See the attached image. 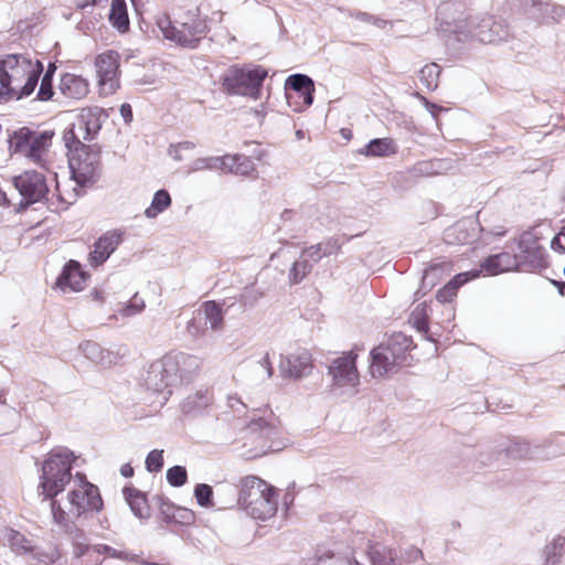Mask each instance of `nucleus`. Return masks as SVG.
I'll use <instances>...</instances> for the list:
<instances>
[{"label": "nucleus", "instance_id": "1", "mask_svg": "<svg viewBox=\"0 0 565 565\" xmlns=\"http://www.w3.org/2000/svg\"><path fill=\"white\" fill-rule=\"evenodd\" d=\"M75 460V454L66 447L51 450L42 462L38 486L39 495L43 500L51 501L53 520L68 536L72 545L88 542L87 535L83 529L77 526L75 521L67 518L66 512L55 497L63 492L70 483Z\"/></svg>", "mask_w": 565, "mask_h": 565}, {"label": "nucleus", "instance_id": "2", "mask_svg": "<svg viewBox=\"0 0 565 565\" xmlns=\"http://www.w3.org/2000/svg\"><path fill=\"white\" fill-rule=\"evenodd\" d=\"M451 7L450 3H443L437 8V32L445 40L448 41L454 38L456 41L462 42L471 38L481 43L492 44L509 39L510 30L508 25L502 21L493 20L491 17L483 18L476 25L472 20L446 19L445 17Z\"/></svg>", "mask_w": 565, "mask_h": 565}, {"label": "nucleus", "instance_id": "3", "mask_svg": "<svg viewBox=\"0 0 565 565\" xmlns=\"http://www.w3.org/2000/svg\"><path fill=\"white\" fill-rule=\"evenodd\" d=\"M1 57L8 85L13 89L12 100L29 97L39 84L44 71L43 63L21 53L6 54Z\"/></svg>", "mask_w": 565, "mask_h": 565}, {"label": "nucleus", "instance_id": "4", "mask_svg": "<svg viewBox=\"0 0 565 565\" xmlns=\"http://www.w3.org/2000/svg\"><path fill=\"white\" fill-rule=\"evenodd\" d=\"M237 503L248 515L260 521L274 516L278 507L275 488L255 476L242 480Z\"/></svg>", "mask_w": 565, "mask_h": 565}, {"label": "nucleus", "instance_id": "5", "mask_svg": "<svg viewBox=\"0 0 565 565\" xmlns=\"http://www.w3.org/2000/svg\"><path fill=\"white\" fill-rule=\"evenodd\" d=\"M412 344L413 340L411 337L398 332L390 337L385 342L374 347L370 352L372 376L397 373L405 363Z\"/></svg>", "mask_w": 565, "mask_h": 565}, {"label": "nucleus", "instance_id": "6", "mask_svg": "<svg viewBox=\"0 0 565 565\" xmlns=\"http://www.w3.org/2000/svg\"><path fill=\"white\" fill-rule=\"evenodd\" d=\"M268 71L262 65L231 66L221 76V85L228 95L258 99Z\"/></svg>", "mask_w": 565, "mask_h": 565}, {"label": "nucleus", "instance_id": "7", "mask_svg": "<svg viewBox=\"0 0 565 565\" xmlns=\"http://www.w3.org/2000/svg\"><path fill=\"white\" fill-rule=\"evenodd\" d=\"M54 132L33 130L21 127L9 135L8 143L11 154L23 156L32 162L40 163L51 146Z\"/></svg>", "mask_w": 565, "mask_h": 565}, {"label": "nucleus", "instance_id": "8", "mask_svg": "<svg viewBox=\"0 0 565 565\" xmlns=\"http://www.w3.org/2000/svg\"><path fill=\"white\" fill-rule=\"evenodd\" d=\"M68 167L72 180L81 186L97 182L100 171V148L97 145L82 148L68 154Z\"/></svg>", "mask_w": 565, "mask_h": 565}, {"label": "nucleus", "instance_id": "9", "mask_svg": "<svg viewBox=\"0 0 565 565\" xmlns=\"http://www.w3.org/2000/svg\"><path fill=\"white\" fill-rule=\"evenodd\" d=\"M159 26L167 40L192 50L199 46L210 31L206 19L198 15H189L180 29L172 25L168 19L160 21Z\"/></svg>", "mask_w": 565, "mask_h": 565}, {"label": "nucleus", "instance_id": "10", "mask_svg": "<svg viewBox=\"0 0 565 565\" xmlns=\"http://www.w3.org/2000/svg\"><path fill=\"white\" fill-rule=\"evenodd\" d=\"M75 477L79 481V489L67 494L70 513L78 519L88 512H100L104 503L98 487L90 483L84 473L77 472Z\"/></svg>", "mask_w": 565, "mask_h": 565}, {"label": "nucleus", "instance_id": "11", "mask_svg": "<svg viewBox=\"0 0 565 565\" xmlns=\"http://www.w3.org/2000/svg\"><path fill=\"white\" fill-rule=\"evenodd\" d=\"M519 253L515 254L520 268L525 271H537L548 266L546 250L540 244V236L534 230L523 232L518 239Z\"/></svg>", "mask_w": 565, "mask_h": 565}, {"label": "nucleus", "instance_id": "12", "mask_svg": "<svg viewBox=\"0 0 565 565\" xmlns=\"http://www.w3.org/2000/svg\"><path fill=\"white\" fill-rule=\"evenodd\" d=\"M12 182L21 195L19 211L26 210L32 204L43 201L49 193L44 174L35 170H28L13 177Z\"/></svg>", "mask_w": 565, "mask_h": 565}, {"label": "nucleus", "instance_id": "13", "mask_svg": "<svg viewBox=\"0 0 565 565\" xmlns=\"http://www.w3.org/2000/svg\"><path fill=\"white\" fill-rule=\"evenodd\" d=\"M245 431L246 436L257 444L262 455L281 449V441L278 440L280 431L274 420L254 415L246 425Z\"/></svg>", "mask_w": 565, "mask_h": 565}, {"label": "nucleus", "instance_id": "14", "mask_svg": "<svg viewBox=\"0 0 565 565\" xmlns=\"http://www.w3.org/2000/svg\"><path fill=\"white\" fill-rule=\"evenodd\" d=\"M502 451L511 459H551L563 455L565 449L559 448L558 440H546L542 445L532 446L524 439L515 438Z\"/></svg>", "mask_w": 565, "mask_h": 565}, {"label": "nucleus", "instance_id": "15", "mask_svg": "<svg viewBox=\"0 0 565 565\" xmlns=\"http://www.w3.org/2000/svg\"><path fill=\"white\" fill-rule=\"evenodd\" d=\"M167 364L168 361L164 355L162 359L152 362L143 376L146 388L153 393L162 394L164 401L171 395L170 387L178 383L175 374L170 372V367Z\"/></svg>", "mask_w": 565, "mask_h": 565}, {"label": "nucleus", "instance_id": "16", "mask_svg": "<svg viewBox=\"0 0 565 565\" xmlns=\"http://www.w3.org/2000/svg\"><path fill=\"white\" fill-rule=\"evenodd\" d=\"M119 54L113 50H108L96 57L98 84L105 94H113L119 87Z\"/></svg>", "mask_w": 565, "mask_h": 565}, {"label": "nucleus", "instance_id": "17", "mask_svg": "<svg viewBox=\"0 0 565 565\" xmlns=\"http://www.w3.org/2000/svg\"><path fill=\"white\" fill-rule=\"evenodd\" d=\"M356 358L353 351L334 359L328 367V374L332 376L337 386H355L359 383Z\"/></svg>", "mask_w": 565, "mask_h": 565}, {"label": "nucleus", "instance_id": "18", "mask_svg": "<svg viewBox=\"0 0 565 565\" xmlns=\"http://www.w3.org/2000/svg\"><path fill=\"white\" fill-rule=\"evenodd\" d=\"M124 233L119 230L107 231L102 234L93 244L88 254V263L97 268L103 265L122 242Z\"/></svg>", "mask_w": 565, "mask_h": 565}, {"label": "nucleus", "instance_id": "19", "mask_svg": "<svg viewBox=\"0 0 565 565\" xmlns=\"http://www.w3.org/2000/svg\"><path fill=\"white\" fill-rule=\"evenodd\" d=\"M311 354L306 349L280 356L279 372L282 377L298 380L310 374Z\"/></svg>", "mask_w": 565, "mask_h": 565}, {"label": "nucleus", "instance_id": "20", "mask_svg": "<svg viewBox=\"0 0 565 565\" xmlns=\"http://www.w3.org/2000/svg\"><path fill=\"white\" fill-rule=\"evenodd\" d=\"M89 278V274L82 268L79 262L71 259L62 268L56 278L55 286L62 291H82Z\"/></svg>", "mask_w": 565, "mask_h": 565}, {"label": "nucleus", "instance_id": "21", "mask_svg": "<svg viewBox=\"0 0 565 565\" xmlns=\"http://www.w3.org/2000/svg\"><path fill=\"white\" fill-rule=\"evenodd\" d=\"M168 367L175 374L177 382L189 383L201 366V360L184 352L167 354Z\"/></svg>", "mask_w": 565, "mask_h": 565}, {"label": "nucleus", "instance_id": "22", "mask_svg": "<svg viewBox=\"0 0 565 565\" xmlns=\"http://www.w3.org/2000/svg\"><path fill=\"white\" fill-rule=\"evenodd\" d=\"M289 90L295 92L299 98H302L303 106L309 107L315 100V82L307 74L296 73L289 75L285 81L286 98L290 104L291 95Z\"/></svg>", "mask_w": 565, "mask_h": 565}, {"label": "nucleus", "instance_id": "23", "mask_svg": "<svg viewBox=\"0 0 565 565\" xmlns=\"http://www.w3.org/2000/svg\"><path fill=\"white\" fill-rule=\"evenodd\" d=\"M236 306L234 298H225L222 303L209 300L203 303L205 324L212 330H218L223 326L224 316L230 313Z\"/></svg>", "mask_w": 565, "mask_h": 565}, {"label": "nucleus", "instance_id": "24", "mask_svg": "<svg viewBox=\"0 0 565 565\" xmlns=\"http://www.w3.org/2000/svg\"><path fill=\"white\" fill-rule=\"evenodd\" d=\"M479 277L480 270L477 269H470L455 275L443 288L437 291L436 299L441 303L451 302L461 286Z\"/></svg>", "mask_w": 565, "mask_h": 565}, {"label": "nucleus", "instance_id": "25", "mask_svg": "<svg viewBox=\"0 0 565 565\" xmlns=\"http://www.w3.org/2000/svg\"><path fill=\"white\" fill-rule=\"evenodd\" d=\"M60 92L71 99H82L88 93V82L79 75L66 73L60 82Z\"/></svg>", "mask_w": 565, "mask_h": 565}, {"label": "nucleus", "instance_id": "26", "mask_svg": "<svg viewBox=\"0 0 565 565\" xmlns=\"http://www.w3.org/2000/svg\"><path fill=\"white\" fill-rule=\"evenodd\" d=\"M449 270L450 263L446 260L429 265L423 273L422 284L419 289L416 291V295H426L437 285V282L443 278V276Z\"/></svg>", "mask_w": 565, "mask_h": 565}, {"label": "nucleus", "instance_id": "27", "mask_svg": "<svg viewBox=\"0 0 565 565\" xmlns=\"http://www.w3.org/2000/svg\"><path fill=\"white\" fill-rule=\"evenodd\" d=\"M122 494L131 512L140 520L150 516L147 497L134 487H124Z\"/></svg>", "mask_w": 565, "mask_h": 565}, {"label": "nucleus", "instance_id": "28", "mask_svg": "<svg viewBox=\"0 0 565 565\" xmlns=\"http://www.w3.org/2000/svg\"><path fill=\"white\" fill-rule=\"evenodd\" d=\"M366 157L385 158L398 152V147L391 138H374L370 140L360 151Z\"/></svg>", "mask_w": 565, "mask_h": 565}, {"label": "nucleus", "instance_id": "29", "mask_svg": "<svg viewBox=\"0 0 565 565\" xmlns=\"http://www.w3.org/2000/svg\"><path fill=\"white\" fill-rule=\"evenodd\" d=\"M79 350L87 360L102 367H108L113 363V353L102 348L97 342L84 341L79 344Z\"/></svg>", "mask_w": 565, "mask_h": 565}, {"label": "nucleus", "instance_id": "30", "mask_svg": "<svg viewBox=\"0 0 565 565\" xmlns=\"http://www.w3.org/2000/svg\"><path fill=\"white\" fill-rule=\"evenodd\" d=\"M104 115L106 117L107 115L103 113V110H96L92 111L89 110L87 114H82L81 118L77 124V128L79 131H83V139L84 140H93L95 136L98 134V131L102 128V120L100 117Z\"/></svg>", "mask_w": 565, "mask_h": 565}, {"label": "nucleus", "instance_id": "31", "mask_svg": "<svg viewBox=\"0 0 565 565\" xmlns=\"http://www.w3.org/2000/svg\"><path fill=\"white\" fill-rule=\"evenodd\" d=\"M109 22L120 33L129 30V18L125 0H111Z\"/></svg>", "mask_w": 565, "mask_h": 565}, {"label": "nucleus", "instance_id": "32", "mask_svg": "<svg viewBox=\"0 0 565 565\" xmlns=\"http://www.w3.org/2000/svg\"><path fill=\"white\" fill-rule=\"evenodd\" d=\"M172 203L171 195L166 189H160L154 192L151 204L146 209L145 215L147 218H154L164 212Z\"/></svg>", "mask_w": 565, "mask_h": 565}, {"label": "nucleus", "instance_id": "33", "mask_svg": "<svg viewBox=\"0 0 565 565\" xmlns=\"http://www.w3.org/2000/svg\"><path fill=\"white\" fill-rule=\"evenodd\" d=\"M265 292L255 288L254 286H247L239 294L238 298L233 297L236 300V312L242 313L249 308H253L257 301L263 298Z\"/></svg>", "mask_w": 565, "mask_h": 565}, {"label": "nucleus", "instance_id": "34", "mask_svg": "<svg viewBox=\"0 0 565 565\" xmlns=\"http://www.w3.org/2000/svg\"><path fill=\"white\" fill-rule=\"evenodd\" d=\"M211 403L209 391H198L193 395H189L182 403V412L185 414L200 413Z\"/></svg>", "mask_w": 565, "mask_h": 565}, {"label": "nucleus", "instance_id": "35", "mask_svg": "<svg viewBox=\"0 0 565 565\" xmlns=\"http://www.w3.org/2000/svg\"><path fill=\"white\" fill-rule=\"evenodd\" d=\"M19 422V413L15 408L7 406L0 393V435L12 431Z\"/></svg>", "mask_w": 565, "mask_h": 565}, {"label": "nucleus", "instance_id": "36", "mask_svg": "<svg viewBox=\"0 0 565 565\" xmlns=\"http://www.w3.org/2000/svg\"><path fill=\"white\" fill-rule=\"evenodd\" d=\"M565 546V536L557 535L548 543L543 551V565H559Z\"/></svg>", "mask_w": 565, "mask_h": 565}, {"label": "nucleus", "instance_id": "37", "mask_svg": "<svg viewBox=\"0 0 565 565\" xmlns=\"http://www.w3.org/2000/svg\"><path fill=\"white\" fill-rule=\"evenodd\" d=\"M56 72V66L53 63H50L44 75L42 76V81L38 90L36 98L41 102H47L52 99L54 95L53 89V77Z\"/></svg>", "mask_w": 565, "mask_h": 565}, {"label": "nucleus", "instance_id": "38", "mask_svg": "<svg viewBox=\"0 0 565 565\" xmlns=\"http://www.w3.org/2000/svg\"><path fill=\"white\" fill-rule=\"evenodd\" d=\"M316 565H360L355 559L342 553L326 551L317 555Z\"/></svg>", "mask_w": 565, "mask_h": 565}, {"label": "nucleus", "instance_id": "39", "mask_svg": "<svg viewBox=\"0 0 565 565\" xmlns=\"http://www.w3.org/2000/svg\"><path fill=\"white\" fill-rule=\"evenodd\" d=\"M440 74V67L436 63L425 65L419 71L420 83L430 92L438 87V79Z\"/></svg>", "mask_w": 565, "mask_h": 565}, {"label": "nucleus", "instance_id": "40", "mask_svg": "<svg viewBox=\"0 0 565 565\" xmlns=\"http://www.w3.org/2000/svg\"><path fill=\"white\" fill-rule=\"evenodd\" d=\"M312 263L309 259H305L300 256V259L296 260L289 269L288 280L290 285L300 284L307 275L312 270Z\"/></svg>", "mask_w": 565, "mask_h": 565}, {"label": "nucleus", "instance_id": "41", "mask_svg": "<svg viewBox=\"0 0 565 565\" xmlns=\"http://www.w3.org/2000/svg\"><path fill=\"white\" fill-rule=\"evenodd\" d=\"M7 541L11 550L19 555H24L31 552V542L22 533L18 531L8 529Z\"/></svg>", "mask_w": 565, "mask_h": 565}, {"label": "nucleus", "instance_id": "42", "mask_svg": "<svg viewBox=\"0 0 565 565\" xmlns=\"http://www.w3.org/2000/svg\"><path fill=\"white\" fill-rule=\"evenodd\" d=\"M473 237L468 233L466 222H458L449 227L445 233V241L447 243L469 244Z\"/></svg>", "mask_w": 565, "mask_h": 565}, {"label": "nucleus", "instance_id": "43", "mask_svg": "<svg viewBox=\"0 0 565 565\" xmlns=\"http://www.w3.org/2000/svg\"><path fill=\"white\" fill-rule=\"evenodd\" d=\"M193 494H194V498L196 500V503L201 508L209 509V508H213L214 507L213 488H212V486H210L207 483H198L194 487Z\"/></svg>", "mask_w": 565, "mask_h": 565}, {"label": "nucleus", "instance_id": "44", "mask_svg": "<svg viewBox=\"0 0 565 565\" xmlns=\"http://www.w3.org/2000/svg\"><path fill=\"white\" fill-rule=\"evenodd\" d=\"M168 483L173 488H180L188 482V471L184 466L170 467L166 473Z\"/></svg>", "mask_w": 565, "mask_h": 565}, {"label": "nucleus", "instance_id": "45", "mask_svg": "<svg viewBox=\"0 0 565 565\" xmlns=\"http://www.w3.org/2000/svg\"><path fill=\"white\" fill-rule=\"evenodd\" d=\"M220 163H222L220 156L198 158L190 164V171L220 170Z\"/></svg>", "mask_w": 565, "mask_h": 565}, {"label": "nucleus", "instance_id": "46", "mask_svg": "<svg viewBox=\"0 0 565 565\" xmlns=\"http://www.w3.org/2000/svg\"><path fill=\"white\" fill-rule=\"evenodd\" d=\"M63 140L65 147L68 150V154H73V152H77L82 150V148H86L88 145H85L81 141L78 135L75 132V126L65 130Z\"/></svg>", "mask_w": 565, "mask_h": 565}, {"label": "nucleus", "instance_id": "47", "mask_svg": "<svg viewBox=\"0 0 565 565\" xmlns=\"http://www.w3.org/2000/svg\"><path fill=\"white\" fill-rule=\"evenodd\" d=\"M163 465V450L153 449L147 455L145 466L148 472H159Z\"/></svg>", "mask_w": 565, "mask_h": 565}, {"label": "nucleus", "instance_id": "48", "mask_svg": "<svg viewBox=\"0 0 565 565\" xmlns=\"http://www.w3.org/2000/svg\"><path fill=\"white\" fill-rule=\"evenodd\" d=\"M495 258L503 273L521 269L515 254L501 252L495 254Z\"/></svg>", "mask_w": 565, "mask_h": 565}, {"label": "nucleus", "instance_id": "49", "mask_svg": "<svg viewBox=\"0 0 565 565\" xmlns=\"http://www.w3.org/2000/svg\"><path fill=\"white\" fill-rule=\"evenodd\" d=\"M476 269L480 270V275L483 274L484 276H497L503 273L501 267L499 266L498 259L495 258V254L486 257L480 263V267Z\"/></svg>", "mask_w": 565, "mask_h": 565}, {"label": "nucleus", "instance_id": "50", "mask_svg": "<svg viewBox=\"0 0 565 565\" xmlns=\"http://www.w3.org/2000/svg\"><path fill=\"white\" fill-rule=\"evenodd\" d=\"M173 510L174 512L172 513V515H169L163 511V513L166 514V521H174L181 524H191L194 522V513L191 510L174 507Z\"/></svg>", "mask_w": 565, "mask_h": 565}, {"label": "nucleus", "instance_id": "51", "mask_svg": "<svg viewBox=\"0 0 565 565\" xmlns=\"http://www.w3.org/2000/svg\"><path fill=\"white\" fill-rule=\"evenodd\" d=\"M145 308V301L136 292L130 300L121 309V313L126 317L137 315Z\"/></svg>", "mask_w": 565, "mask_h": 565}, {"label": "nucleus", "instance_id": "52", "mask_svg": "<svg viewBox=\"0 0 565 565\" xmlns=\"http://www.w3.org/2000/svg\"><path fill=\"white\" fill-rule=\"evenodd\" d=\"M551 3L542 2L541 0H532V11L533 15L536 19H541L542 21H548L550 20V13H551Z\"/></svg>", "mask_w": 565, "mask_h": 565}, {"label": "nucleus", "instance_id": "53", "mask_svg": "<svg viewBox=\"0 0 565 565\" xmlns=\"http://www.w3.org/2000/svg\"><path fill=\"white\" fill-rule=\"evenodd\" d=\"M551 3L542 2L541 0H532V11L533 15L536 19H541L542 21H548L550 20V13H551Z\"/></svg>", "mask_w": 565, "mask_h": 565}, {"label": "nucleus", "instance_id": "54", "mask_svg": "<svg viewBox=\"0 0 565 565\" xmlns=\"http://www.w3.org/2000/svg\"><path fill=\"white\" fill-rule=\"evenodd\" d=\"M301 257L309 259L312 266L320 262L326 255L322 252V244H315L301 252Z\"/></svg>", "mask_w": 565, "mask_h": 565}, {"label": "nucleus", "instance_id": "55", "mask_svg": "<svg viewBox=\"0 0 565 565\" xmlns=\"http://www.w3.org/2000/svg\"><path fill=\"white\" fill-rule=\"evenodd\" d=\"M401 558L402 561L409 563V564H417L423 562V552L415 547V546H408L405 550L401 551Z\"/></svg>", "mask_w": 565, "mask_h": 565}, {"label": "nucleus", "instance_id": "56", "mask_svg": "<svg viewBox=\"0 0 565 565\" xmlns=\"http://www.w3.org/2000/svg\"><path fill=\"white\" fill-rule=\"evenodd\" d=\"M93 552L109 556L111 558L127 559V554L125 552L117 551L107 544H95L93 546Z\"/></svg>", "mask_w": 565, "mask_h": 565}, {"label": "nucleus", "instance_id": "57", "mask_svg": "<svg viewBox=\"0 0 565 565\" xmlns=\"http://www.w3.org/2000/svg\"><path fill=\"white\" fill-rule=\"evenodd\" d=\"M4 72L2 57L0 56V99L12 100L13 89L8 85Z\"/></svg>", "mask_w": 565, "mask_h": 565}, {"label": "nucleus", "instance_id": "58", "mask_svg": "<svg viewBox=\"0 0 565 565\" xmlns=\"http://www.w3.org/2000/svg\"><path fill=\"white\" fill-rule=\"evenodd\" d=\"M235 163L234 174L237 175H248L254 169L253 161L243 154H239V160H237Z\"/></svg>", "mask_w": 565, "mask_h": 565}, {"label": "nucleus", "instance_id": "59", "mask_svg": "<svg viewBox=\"0 0 565 565\" xmlns=\"http://www.w3.org/2000/svg\"><path fill=\"white\" fill-rule=\"evenodd\" d=\"M222 163H220V170L226 173L234 174L235 162L239 160V154H224L220 157Z\"/></svg>", "mask_w": 565, "mask_h": 565}, {"label": "nucleus", "instance_id": "60", "mask_svg": "<svg viewBox=\"0 0 565 565\" xmlns=\"http://www.w3.org/2000/svg\"><path fill=\"white\" fill-rule=\"evenodd\" d=\"M551 248L559 254L565 253V225L561 231L552 238Z\"/></svg>", "mask_w": 565, "mask_h": 565}, {"label": "nucleus", "instance_id": "61", "mask_svg": "<svg viewBox=\"0 0 565 565\" xmlns=\"http://www.w3.org/2000/svg\"><path fill=\"white\" fill-rule=\"evenodd\" d=\"M28 554H30L31 558L35 561L39 565H47L54 563V558L52 555L44 552L34 551L33 547H31V552H29Z\"/></svg>", "mask_w": 565, "mask_h": 565}, {"label": "nucleus", "instance_id": "62", "mask_svg": "<svg viewBox=\"0 0 565 565\" xmlns=\"http://www.w3.org/2000/svg\"><path fill=\"white\" fill-rule=\"evenodd\" d=\"M321 244H322V252L326 255V257L332 255L333 253H337L341 248L339 241L333 237L327 239L326 242H323Z\"/></svg>", "mask_w": 565, "mask_h": 565}, {"label": "nucleus", "instance_id": "63", "mask_svg": "<svg viewBox=\"0 0 565 565\" xmlns=\"http://www.w3.org/2000/svg\"><path fill=\"white\" fill-rule=\"evenodd\" d=\"M256 367L266 373V379H270L274 374V369L269 359V354L266 353L256 364Z\"/></svg>", "mask_w": 565, "mask_h": 565}, {"label": "nucleus", "instance_id": "64", "mask_svg": "<svg viewBox=\"0 0 565 565\" xmlns=\"http://www.w3.org/2000/svg\"><path fill=\"white\" fill-rule=\"evenodd\" d=\"M93 546L94 545L89 544V542H82V543L72 545L74 558H82L89 551H93Z\"/></svg>", "mask_w": 565, "mask_h": 565}]
</instances>
